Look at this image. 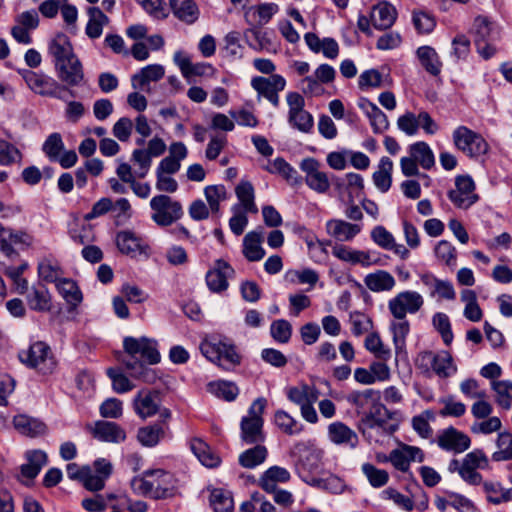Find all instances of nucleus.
<instances>
[{
    "label": "nucleus",
    "mask_w": 512,
    "mask_h": 512,
    "mask_svg": "<svg viewBox=\"0 0 512 512\" xmlns=\"http://www.w3.org/2000/svg\"><path fill=\"white\" fill-rule=\"evenodd\" d=\"M358 106L369 118L370 124L376 133H381L388 128L387 116L375 104L362 99Z\"/></svg>",
    "instance_id": "obj_33"
},
{
    "label": "nucleus",
    "mask_w": 512,
    "mask_h": 512,
    "mask_svg": "<svg viewBox=\"0 0 512 512\" xmlns=\"http://www.w3.org/2000/svg\"><path fill=\"white\" fill-rule=\"evenodd\" d=\"M60 81L69 86H78L84 79L83 66L79 58L74 54L55 67Z\"/></svg>",
    "instance_id": "obj_19"
},
{
    "label": "nucleus",
    "mask_w": 512,
    "mask_h": 512,
    "mask_svg": "<svg viewBox=\"0 0 512 512\" xmlns=\"http://www.w3.org/2000/svg\"><path fill=\"white\" fill-rule=\"evenodd\" d=\"M279 7L275 3H264L251 7L247 15L253 18V21L259 27L267 24L271 18L278 12Z\"/></svg>",
    "instance_id": "obj_48"
},
{
    "label": "nucleus",
    "mask_w": 512,
    "mask_h": 512,
    "mask_svg": "<svg viewBox=\"0 0 512 512\" xmlns=\"http://www.w3.org/2000/svg\"><path fill=\"white\" fill-rule=\"evenodd\" d=\"M328 234L337 242L348 241L352 238V224L339 219L329 220L326 224Z\"/></svg>",
    "instance_id": "obj_52"
},
{
    "label": "nucleus",
    "mask_w": 512,
    "mask_h": 512,
    "mask_svg": "<svg viewBox=\"0 0 512 512\" xmlns=\"http://www.w3.org/2000/svg\"><path fill=\"white\" fill-rule=\"evenodd\" d=\"M436 443L442 450L460 454L470 447L471 439L466 433L450 426L439 431Z\"/></svg>",
    "instance_id": "obj_16"
},
{
    "label": "nucleus",
    "mask_w": 512,
    "mask_h": 512,
    "mask_svg": "<svg viewBox=\"0 0 512 512\" xmlns=\"http://www.w3.org/2000/svg\"><path fill=\"white\" fill-rule=\"evenodd\" d=\"M107 375L112 381L113 390L118 394L129 392L134 388L133 383L119 368L107 369Z\"/></svg>",
    "instance_id": "obj_59"
},
{
    "label": "nucleus",
    "mask_w": 512,
    "mask_h": 512,
    "mask_svg": "<svg viewBox=\"0 0 512 512\" xmlns=\"http://www.w3.org/2000/svg\"><path fill=\"white\" fill-rule=\"evenodd\" d=\"M13 425L19 433L29 437L42 435L46 431V425L42 421L23 414L14 417Z\"/></svg>",
    "instance_id": "obj_32"
},
{
    "label": "nucleus",
    "mask_w": 512,
    "mask_h": 512,
    "mask_svg": "<svg viewBox=\"0 0 512 512\" xmlns=\"http://www.w3.org/2000/svg\"><path fill=\"white\" fill-rule=\"evenodd\" d=\"M168 426L154 424L142 427L137 432L138 441L145 447L156 446L166 434Z\"/></svg>",
    "instance_id": "obj_39"
},
{
    "label": "nucleus",
    "mask_w": 512,
    "mask_h": 512,
    "mask_svg": "<svg viewBox=\"0 0 512 512\" xmlns=\"http://www.w3.org/2000/svg\"><path fill=\"white\" fill-rule=\"evenodd\" d=\"M134 493L153 499H166L175 494L177 481L174 475L163 469L146 470L131 480Z\"/></svg>",
    "instance_id": "obj_2"
},
{
    "label": "nucleus",
    "mask_w": 512,
    "mask_h": 512,
    "mask_svg": "<svg viewBox=\"0 0 512 512\" xmlns=\"http://www.w3.org/2000/svg\"><path fill=\"white\" fill-rule=\"evenodd\" d=\"M189 445L192 453L197 457L202 465L208 468H214L220 464V457L202 439L192 438Z\"/></svg>",
    "instance_id": "obj_29"
},
{
    "label": "nucleus",
    "mask_w": 512,
    "mask_h": 512,
    "mask_svg": "<svg viewBox=\"0 0 512 512\" xmlns=\"http://www.w3.org/2000/svg\"><path fill=\"white\" fill-rule=\"evenodd\" d=\"M234 273L235 271L229 263L223 259L216 260L213 268L206 273V284L209 290L214 293L225 291L229 286L228 279Z\"/></svg>",
    "instance_id": "obj_17"
},
{
    "label": "nucleus",
    "mask_w": 512,
    "mask_h": 512,
    "mask_svg": "<svg viewBox=\"0 0 512 512\" xmlns=\"http://www.w3.org/2000/svg\"><path fill=\"white\" fill-rule=\"evenodd\" d=\"M20 74L28 87L41 96H49L60 100H65L61 92L65 90L55 79L43 73L24 69Z\"/></svg>",
    "instance_id": "obj_11"
},
{
    "label": "nucleus",
    "mask_w": 512,
    "mask_h": 512,
    "mask_svg": "<svg viewBox=\"0 0 512 512\" xmlns=\"http://www.w3.org/2000/svg\"><path fill=\"white\" fill-rule=\"evenodd\" d=\"M152 210L151 219L161 227L172 225L183 216V208L180 202L170 196L160 194L150 200Z\"/></svg>",
    "instance_id": "obj_6"
},
{
    "label": "nucleus",
    "mask_w": 512,
    "mask_h": 512,
    "mask_svg": "<svg viewBox=\"0 0 512 512\" xmlns=\"http://www.w3.org/2000/svg\"><path fill=\"white\" fill-rule=\"evenodd\" d=\"M169 5L173 15L185 24H194L200 16V10L194 0H170Z\"/></svg>",
    "instance_id": "obj_24"
},
{
    "label": "nucleus",
    "mask_w": 512,
    "mask_h": 512,
    "mask_svg": "<svg viewBox=\"0 0 512 512\" xmlns=\"http://www.w3.org/2000/svg\"><path fill=\"white\" fill-rule=\"evenodd\" d=\"M133 407L142 419L155 415L160 407L159 393L155 390H140L133 400Z\"/></svg>",
    "instance_id": "obj_20"
},
{
    "label": "nucleus",
    "mask_w": 512,
    "mask_h": 512,
    "mask_svg": "<svg viewBox=\"0 0 512 512\" xmlns=\"http://www.w3.org/2000/svg\"><path fill=\"white\" fill-rule=\"evenodd\" d=\"M142 9L155 20H164L168 17L169 11L163 0H135Z\"/></svg>",
    "instance_id": "obj_56"
},
{
    "label": "nucleus",
    "mask_w": 512,
    "mask_h": 512,
    "mask_svg": "<svg viewBox=\"0 0 512 512\" xmlns=\"http://www.w3.org/2000/svg\"><path fill=\"white\" fill-rule=\"evenodd\" d=\"M19 359L43 374L51 373L56 365L50 347L41 341L33 343L27 350L20 351Z\"/></svg>",
    "instance_id": "obj_9"
},
{
    "label": "nucleus",
    "mask_w": 512,
    "mask_h": 512,
    "mask_svg": "<svg viewBox=\"0 0 512 512\" xmlns=\"http://www.w3.org/2000/svg\"><path fill=\"white\" fill-rule=\"evenodd\" d=\"M452 137L455 147L471 158L485 155L489 150L486 140L466 126L457 127Z\"/></svg>",
    "instance_id": "obj_8"
},
{
    "label": "nucleus",
    "mask_w": 512,
    "mask_h": 512,
    "mask_svg": "<svg viewBox=\"0 0 512 512\" xmlns=\"http://www.w3.org/2000/svg\"><path fill=\"white\" fill-rule=\"evenodd\" d=\"M364 283L373 292L391 291L396 285L392 274L385 270H377L366 275Z\"/></svg>",
    "instance_id": "obj_34"
},
{
    "label": "nucleus",
    "mask_w": 512,
    "mask_h": 512,
    "mask_svg": "<svg viewBox=\"0 0 512 512\" xmlns=\"http://www.w3.org/2000/svg\"><path fill=\"white\" fill-rule=\"evenodd\" d=\"M33 242L34 238L28 232L6 227L3 237L0 238V252L5 257L14 259L19 256L14 246H18L20 249H27L33 245Z\"/></svg>",
    "instance_id": "obj_13"
},
{
    "label": "nucleus",
    "mask_w": 512,
    "mask_h": 512,
    "mask_svg": "<svg viewBox=\"0 0 512 512\" xmlns=\"http://www.w3.org/2000/svg\"><path fill=\"white\" fill-rule=\"evenodd\" d=\"M421 358L430 362L433 371L441 378L450 377L457 371V366L454 364L451 354L447 351H441L437 354L427 351L421 355Z\"/></svg>",
    "instance_id": "obj_21"
},
{
    "label": "nucleus",
    "mask_w": 512,
    "mask_h": 512,
    "mask_svg": "<svg viewBox=\"0 0 512 512\" xmlns=\"http://www.w3.org/2000/svg\"><path fill=\"white\" fill-rule=\"evenodd\" d=\"M424 305L423 296L417 291L405 290L388 301V310L394 319H404L407 314L417 313Z\"/></svg>",
    "instance_id": "obj_10"
},
{
    "label": "nucleus",
    "mask_w": 512,
    "mask_h": 512,
    "mask_svg": "<svg viewBox=\"0 0 512 512\" xmlns=\"http://www.w3.org/2000/svg\"><path fill=\"white\" fill-rule=\"evenodd\" d=\"M87 14L89 19L85 27V33L90 39H98L102 35L104 26L108 25L109 18L98 7H89Z\"/></svg>",
    "instance_id": "obj_31"
},
{
    "label": "nucleus",
    "mask_w": 512,
    "mask_h": 512,
    "mask_svg": "<svg viewBox=\"0 0 512 512\" xmlns=\"http://www.w3.org/2000/svg\"><path fill=\"white\" fill-rule=\"evenodd\" d=\"M56 288L69 305L76 307L81 303L82 293L73 280L61 278L56 283Z\"/></svg>",
    "instance_id": "obj_45"
},
{
    "label": "nucleus",
    "mask_w": 512,
    "mask_h": 512,
    "mask_svg": "<svg viewBox=\"0 0 512 512\" xmlns=\"http://www.w3.org/2000/svg\"><path fill=\"white\" fill-rule=\"evenodd\" d=\"M439 402L443 405L439 411V415L442 417H461L466 412V405L455 400L451 395L441 398Z\"/></svg>",
    "instance_id": "obj_60"
},
{
    "label": "nucleus",
    "mask_w": 512,
    "mask_h": 512,
    "mask_svg": "<svg viewBox=\"0 0 512 512\" xmlns=\"http://www.w3.org/2000/svg\"><path fill=\"white\" fill-rule=\"evenodd\" d=\"M26 459L27 463L21 466V473L29 479L35 478L47 464V454L42 450L27 451Z\"/></svg>",
    "instance_id": "obj_35"
},
{
    "label": "nucleus",
    "mask_w": 512,
    "mask_h": 512,
    "mask_svg": "<svg viewBox=\"0 0 512 512\" xmlns=\"http://www.w3.org/2000/svg\"><path fill=\"white\" fill-rule=\"evenodd\" d=\"M37 271L39 278L47 283L56 284L63 275L59 262L50 257H45L38 262Z\"/></svg>",
    "instance_id": "obj_36"
},
{
    "label": "nucleus",
    "mask_w": 512,
    "mask_h": 512,
    "mask_svg": "<svg viewBox=\"0 0 512 512\" xmlns=\"http://www.w3.org/2000/svg\"><path fill=\"white\" fill-rule=\"evenodd\" d=\"M200 351L209 361L227 371L240 365L242 359L233 343L221 339L204 340Z\"/></svg>",
    "instance_id": "obj_3"
},
{
    "label": "nucleus",
    "mask_w": 512,
    "mask_h": 512,
    "mask_svg": "<svg viewBox=\"0 0 512 512\" xmlns=\"http://www.w3.org/2000/svg\"><path fill=\"white\" fill-rule=\"evenodd\" d=\"M290 478V472L286 468L275 465L262 474L259 485L266 492H273L279 483H286Z\"/></svg>",
    "instance_id": "obj_28"
},
{
    "label": "nucleus",
    "mask_w": 512,
    "mask_h": 512,
    "mask_svg": "<svg viewBox=\"0 0 512 512\" xmlns=\"http://www.w3.org/2000/svg\"><path fill=\"white\" fill-rule=\"evenodd\" d=\"M263 241L262 230H255L247 233L243 239V254L248 261H260L265 256V250L262 248Z\"/></svg>",
    "instance_id": "obj_27"
},
{
    "label": "nucleus",
    "mask_w": 512,
    "mask_h": 512,
    "mask_svg": "<svg viewBox=\"0 0 512 512\" xmlns=\"http://www.w3.org/2000/svg\"><path fill=\"white\" fill-rule=\"evenodd\" d=\"M48 52L53 58L54 67L75 54L69 38L63 33L51 39Z\"/></svg>",
    "instance_id": "obj_25"
},
{
    "label": "nucleus",
    "mask_w": 512,
    "mask_h": 512,
    "mask_svg": "<svg viewBox=\"0 0 512 512\" xmlns=\"http://www.w3.org/2000/svg\"><path fill=\"white\" fill-rule=\"evenodd\" d=\"M497 450L492 454L496 462L512 460V433L500 432L496 440Z\"/></svg>",
    "instance_id": "obj_50"
},
{
    "label": "nucleus",
    "mask_w": 512,
    "mask_h": 512,
    "mask_svg": "<svg viewBox=\"0 0 512 512\" xmlns=\"http://www.w3.org/2000/svg\"><path fill=\"white\" fill-rule=\"evenodd\" d=\"M434 328L440 333L443 342L450 345L453 341V333L448 316L445 313L438 312L432 318Z\"/></svg>",
    "instance_id": "obj_64"
},
{
    "label": "nucleus",
    "mask_w": 512,
    "mask_h": 512,
    "mask_svg": "<svg viewBox=\"0 0 512 512\" xmlns=\"http://www.w3.org/2000/svg\"><path fill=\"white\" fill-rule=\"evenodd\" d=\"M267 455V448L257 443L253 448L247 449L239 455V464L244 468L253 469L262 464Z\"/></svg>",
    "instance_id": "obj_44"
},
{
    "label": "nucleus",
    "mask_w": 512,
    "mask_h": 512,
    "mask_svg": "<svg viewBox=\"0 0 512 512\" xmlns=\"http://www.w3.org/2000/svg\"><path fill=\"white\" fill-rule=\"evenodd\" d=\"M235 193L245 212L257 213L258 209L254 202V188L249 181H241L237 185Z\"/></svg>",
    "instance_id": "obj_46"
},
{
    "label": "nucleus",
    "mask_w": 512,
    "mask_h": 512,
    "mask_svg": "<svg viewBox=\"0 0 512 512\" xmlns=\"http://www.w3.org/2000/svg\"><path fill=\"white\" fill-rule=\"evenodd\" d=\"M288 105V124L301 133H310L314 127V119L310 112L305 110V99L298 92L286 94Z\"/></svg>",
    "instance_id": "obj_7"
},
{
    "label": "nucleus",
    "mask_w": 512,
    "mask_h": 512,
    "mask_svg": "<svg viewBox=\"0 0 512 512\" xmlns=\"http://www.w3.org/2000/svg\"><path fill=\"white\" fill-rule=\"evenodd\" d=\"M328 436L331 442L341 445L350 441L352 431L342 422H333L328 426Z\"/></svg>",
    "instance_id": "obj_63"
},
{
    "label": "nucleus",
    "mask_w": 512,
    "mask_h": 512,
    "mask_svg": "<svg viewBox=\"0 0 512 512\" xmlns=\"http://www.w3.org/2000/svg\"><path fill=\"white\" fill-rule=\"evenodd\" d=\"M491 389L495 393V402L503 410L512 407V382L509 380H494Z\"/></svg>",
    "instance_id": "obj_40"
},
{
    "label": "nucleus",
    "mask_w": 512,
    "mask_h": 512,
    "mask_svg": "<svg viewBox=\"0 0 512 512\" xmlns=\"http://www.w3.org/2000/svg\"><path fill=\"white\" fill-rule=\"evenodd\" d=\"M265 169L269 173L281 175L291 185L300 183L298 172L282 157L274 159Z\"/></svg>",
    "instance_id": "obj_41"
},
{
    "label": "nucleus",
    "mask_w": 512,
    "mask_h": 512,
    "mask_svg": "<svg viewBox=\"0 0 512 512\" xmlns=\"http://www.w3.org/2000/svg\"><path fill=\"white\" fill-rule=\"evenodd\" d=\"M358 429L368 441L379 442L378 436L393 434L398 429V425L374 416H367L358 425Z\"/></svg>",
    "instance_id": "obj_18"
},
{
    "label": "nucleus",
    "mask_w": 512,
    "mask_h": 512,
    "mask_svg": "<svg viewBox=\"0 0 512 512\" xmlns=\"http://www.w3.org/2000/svg\"><path fill=\"white\" fill-rule=\"evenodd\" d=\"M64 147L62 136L55 132L47 137L43 143L42 150L50 161L55 162L63 152Z\"/></svg>",
    "instance_id": "obj_58"
},
{
    "label": "nucleus",
    "mask_w": 512,
    "mask_h": 512,
    "mask_svg": "<svg viewBox=\"0 0 512 512\" xmlns=\"http://www.w3.org/2000/svg\"><path fill=\"white\" fill-rule=\"evenodd\" d=\"M26 300L30 309L35 311H49L51 308V297L48 289L44 286H33L26 292Z\"/></svg>",
    "instance_id": "obj_37"
},
{
    "label": "nucleus",
    "mask_w": 512,
    "mask_h": 512,
    "mask_svg": "<svg viewBox=\"0 0 512 512\" xmlns=\"http://www.w3.org/2000/svg\"><path fill=\"white\" fill-rule=\"evenodd\" d=\"M204 195L213 213H218L220 202L226 199V188L223 185H210L204 189Z\"/></svg>",
    "instance_id": "obj_61"
},
{
    "label": "nucleus",
    "mask_w": 512,
    "mask_h": 512,
    "mask_svg": "<svg viewBox=\"0 0 512 512\" xmlns=\"http://www.w3.org/2000/svg\"><path fill=\"white\" fill-rule=\"evenodd\" d=\"M274 423L287 435H297L303 430V425L284 410L276 411Z\"/></svg>",
    "instance_id": "obj_47"
},
{
    "label": "nucleus",
    "mask_w": 512,
    "mask_h": 512,
    "mask_svg": "<svg viewBox=\"0 0 512 512\" xmlns=\"http://www.w3.org/2000/svg\"><path fill=\"white\" fill-rule=\"evenodd\" d=\"M123 347L125 354L121 362L130 376L145 383H155L159 378L158 374L148 365L157 364L161 360L156 341L146 337H126Z\"/></svg>",
    "instance_id": "obj_1"
},
{
    "label": "nucleus",
    "mask_w": 512,
    "mask_h": 512,
    "mask_svg": "<svg viewBox=\"0 0 512 512\" xmlns=\"http://www.w3.org/2000/svg\"><path fill=\"white\" fill-rule=\"evenodd\" d=\"M390 328L393 333V343L395 345V350L398 353L405 347V340L409 333L410 325L406 318L395 319V321L391 322Z\"/></svg>",
    "instance_id": "obj_57"
},
{
    "label": "nucleus",
    "mask_w": 512,
    "mask_h": 512,
    "mask_svg": "<svg viewBox=\"0 0 512 512\" xmlns=\"http://www.w3.org/2000/svg\"><path fill=\"white\" fill-rule=\"evenodd\" d=\"M409 154L423 169L429 170L435 164L433 151L426 142L419 141L410 145Z\"/></svg>",
    "instance_id": "obj_43"
},
{
    "label": "nucleus",
    "mask_w": 512,
    "mask_h": 512,
    "mask_svg": "<svg viewBox=\"0 0 512 512\" xmlns=\"http://www.w3.org/2000/svg\"><path fill=\"white\" fill-rule=\"evenodd\" d=\"M475 45L478 53L484 58L489 59L496 53L494 45V36L492 34L491 23L486 17L479 16L474 22Z\"/></svg>",
    "instance_id": "obj_14"
},
{
    "label": "nucleus",
    "mask_w": 512,
    "mask_h": 512,
    "mask_svg": "<svg viewBox=\"0 0 512 512\" xmlns=\"http://www.w3.org/2000/svg\"><path fill=\"white\" fill-rule=\"evenodd\" d=\"M210 505L214 512H231L234 502L228 491L214 489L210 495Z\"/></svg>",
    "instance_id": "obj_54"
},
{
    "label": "nucleus",
    "mask_w": 512,
    "mask_h": 512,
    "mask_svg": "<svg viewBox=\"0 0 512 512\" xmlns=\"http://www.w3.org/2000/svg\"><path fill=\"white\" fill-rule=\"evenodd\" d=\"M370 17L374 28L386 30L396 21L397 11L389 2L381 1L373 7Z\"/></svg>",
    "instance_id": "obj_23"
},
{
    "label": "nucleus",
    "mask_w": 512,
    "mask_h": 512,
    "mask_svg": "<svg viewBox=\"0 0 512 512\" xmlns=\"http://www.w3.org/2000/svg\"><path fill=\"white\" fill-rule=\"evenodd\" d=\"M251 87L257 92L258 99L265 98L277 108L280 104L279 93L285 89L286 80L280 74L255 76L251 79Z\"/></svg>",
    "instance_id": "obj_12"
},
{
    "label": "nucleus",
    "mask_w": 512,
    "mask_h": 512,
    "mask_svg": "<svg viewBox=\"0 0 512 512\" xmlns=\"http://www.w3.org/2000/svg\"><path fill=\"white\" fill-rule=\"evenodd\" d=\"M208 389L212 394L226 401L235 400L239 394V389L235 383L224 380L209 383Z\"/></svg>",
    "instance_id": "obj_51"
},
{
    "label": "nucleus",
    "mask_w": 512,
    "mask_h": 512,
    "mask_svg": "<svg viewBox=\"0 0 512 512\" xmlns=\"http://www.w3.org/2000/svg\"><path fill=\"white\" fill-rule=\"evenodd\" d=\"M115 241L119 251L126 255L135 256L142 253L145 248L142 239L129 230L118 232Z\"/></svg>",
    "instance_id": "obj_30"
},
{
    "label": "nucleus",
    "mask_w": 512,
    "mask_h": 512,
    "mask_svg": "<svg viewBox=\"0 0 512 512\" xmlns=\"http://www.w3.org/2000/svg\"><path fill=\"white\" fill-rule=\"evenodd\" d=\"M266 405L264 398L256 399L248 410L247 416L241 420V439L246 444L261 443L265 439L263 433L262 414Z\"/></svg>",
    "instance_id": "obj_5"
},
{
    "label": "nucleus",
    "mask_w": 512,
    "mask_h": 512,
    "mask_svg": "<svg viewBox=\"0 0 512 512\" xmlns=\"http://www.w3.org/2000/svg\"><path fill=\"white\" fill-rule=\"evenodd\" d=\"M422 67L431 75L437 76L441 72L442 62L436 50L430 46H421L416 51Z\"/></svg>",
    "instance_id": "obj_38"
},
{
    "label": "nucleus",
    "mask_w": 512,
    "mask_h": 512,
    "mask_svg": "<svg viewBox=\"0 0 512 512\" xmlns=\"http://www.w3.org/2000/svg\"><path fill=\"white\" fill-rule=\"evenodd\" d=\"M434 419V414L430 410H426L412 418V427L414 431L424 439L431 438L433 429L430 426V420Z\"/></svg>",
    "instance_id": "obj_55"
},
{
    "label": "nucleus",
    "mask_w": 512,
    "mask_h": 512,
    "mask_svg": "<svg viewBox=\"0 0 512 512\" xmlns=\"http://www.w3.org/2000/svg\"><path fill=\"white\" fill-rule=\"evenodd\" d=\"M455 186L456 188L451 190L448 196L458 208L467 209L478 200V195L475 193V183L470 176L456 177Z\"/></svg>",
    "instance_id": "obj_15"
},
{
    "label": "nucleus",
    "mask_w": 512,
    "mask_h": 512,
    "mask_svg": "<svg viewBox=\"0 0 512 512\" xmlns=\"http://www.w3.org/2000/svg\"><path fill=\"white\" fill-rule=\"evenodd\" d=\"M93 437L102 442L121 443L126 439V432L115 422L99 420L92 429Z\"/></svg>",
    "instance_id": "obj_22"
},
{
    "label": "nucleus",
    "mask_w": 512,
    "mask_h": 512,
    "mask_svg": "<svg viewBox=\"0 0 512 512\" xmlns=\"http://www.w3.org/2000/svg\"><path fill=\"white\" fill-rule=\"evenodd\" d=\"M21 160L20 150L8 141L0 139V165L8 166Z\"/></svg>",
    "instance_id": "obj_62"
},
{
    "label": "nucleus",
    "mask_w": 512,
    "mask_h": 512,
    "mask_svg": "<svg viewBox=\"0 0 512 512\" xmlns=\"http://www.w3.org/2000/svg\"><path fill=\"white\" fill-rule=\"evenodd\" d=\"M164 68L159 64H151L142 68L131 78V85L135 90H146L150 82H156L164 76Z\"/></svg>",
    "instance_id": "obj_26"
},
{
    "label": "nucleus",
    "mask_w": 512,
    "mask_h": 512,
    "mask_svg": "<svg viewBox=\"0 0 512 512\" xmlns=\"http://www.w3.org/2000/svg\"><path fill=\"white\" fill-rule=\"evenodd\" d=\"M487 499L493 504L505 503L512 500V490L505 489L497 482H484Z\"/></svg>",
    "instance_id": "obj_53"
},
{
    "label": "nucleus",
    "mask_w": 512,
    "mask_h": 512,
    "mask_svg": "<svg viewBox=\"0 0 512 512\" xmlns=\"http://www.w3.org/2000/svg\"><path fill=\"white\" fill-rule=\"evenodd\" d=\"M295 453L298 454V458L294 466L299 477L311 485L318 483L313 475L319 473L322 468L323 451L301 443L295 446Z\"/></svg>",
    "instance_id": "obj_4"
},
{
    "label": "nucleus",
    "mask_w": 512,
    "mask_h": 512,
    "mask_svg": "<svg viewBox=\"0 0 512 512\" xmlns=\"http://www.w3.org/2000/svg\"><path fill=\"white\" fill-rule=\"evenodd\" d=\"M245 38L248 45L255 51H270L272 42L269 33L259 28H252L246 31Z\"/></svg>",
    "instance_id": "obj_49"
},
{
    "label": "nucleus",
    "mask_w": 512,
    "mask_h": 512,
    "mask_svg": "<svg viewBox=\"0 0 512 512\" xmlns=\"http://www.w3.org/2000/svg\"><path fill=\"white\" fill-rule=\"evenodd\" d=\"M393 162L387 157H383L378 165V170L373 173L375 186L382 192L389 190L392 184Z\"/></svg>",
    "instance_id": "obj_42"
}]
</instances>
